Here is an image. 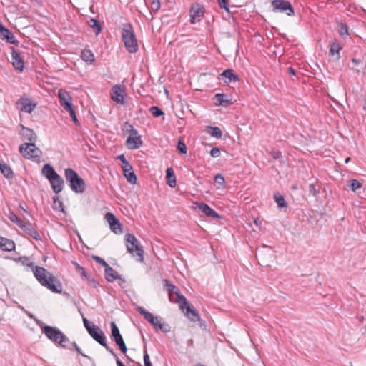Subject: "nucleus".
<instances>
[{"instance_id": "1", "label": "nucleus", "mask_w": 366, "mask_h": 366, "mask_svg": "<svg viewBox=\"0 0 366 366\" xmlns=\"http://www.w3.org/2000/svg\"><path fill=\"white\" fill-rule=\"evenodd\" d=\"M34 275L39 283L55 293H61L62 285L59 279L44 267L36 266L33 269Z\"/></svg>"}, {"instance_id": "2", "label": "nucleus", "mask_w": 366, "mask_h": 366, "mask_svg": "<svg viewBox=\"0 0 366 366\" xmlns=\"http://www.w3.org/2000/svg\"><path fill=\"white\" fill-rule=\"evenodd\" d=\"M66 180L69 182L71 189L75 193L84 192L86 184L84 180L71 168H67L64 171Z\"/></svg>"}, {"instance_id": "3", "label": "nucleus", "mask_w": 366, "mask_h": 366, "mask_svg": "<svg viewBox=\"0 0 366 366\" xmlns=\"http://www.w3.org/2000/svg\"><path fill=\"white\" fill-rule=\"evenodd\" d=\"M38 324L46 337L62 348L64 345L69 342V339L59 329L49 325L41 326L39 322Z\"/></svg>"}, {"instance_id": "4", "label": "nucleus", "mask_w": 366, "mask_h": 366, "mask_svg": "<svg viewBox=\"0 0 366 366\" xmlns=\"http://www.w3.org/2000/svg\"><path fill=\"white\" fill-rule=\"evenodd\" d=\"M122 38L124 46L129 52L135 53L137 51V40L130 24H126L124 25L122 30Z\"/></svg>"}, {"instance_id": "5", "label": "nucleus", "mask_w": 366, "mask_h": 366, "mask_svg": "<svg viewBox=\"0 0 366 366\" xmlns=\"http://www.w3.org/2000/svg\"><path fill=\"white\" fill-rule=\"evenodd\" d=\"M124 239L128 252L134 257H137L138 261L143 262L144 250L135 236L132 234H127Z\"/></svg>"}, {"instance_id": "6", "label": "nucleus", "mask_w": 366, "mask_h": 366, "mask_svg": "<svg viewBox=\"0 0 366 366\" xmlns=\"http://www.w3.org/2000/svg\"><path fill=\"white\" fill-rule=\"evenodd\" d=\"M19 152L24 158L28 159H39L42 154V152L36 146L35 143L25 142L21 144Z\"/></svg>"}, {"instance_id": "7", "label": "nucleus", "mask_w": 366, "mask_h": 366, "mask_svg": "<svg viewBox=\"0 0 366 366\" xmlns=\"http://www.w3.org/2000/svg\"><path fill=\"white\" fill-rule=\"evenodd\" d=\"M88 332L95 341L103 346L114 357H117V354L114 352L113 349L107 345L104 332L97 325H92V329L89 330Z\"/></svg>"}, {"instance_id": "8", "label": "nucleus", "mask_w": 366, "mask_h": 366, "mask_svg": "<svg viewBox=\"0 0 366 366\" xmlns=\"http://www.w3.org/2000/svg\"><path fill=\"white\" fill-rule=\"evenodd\" d=\"M272 11L286 13L287 16L295 15L293 7L290 2L286 0H273L271 2Z\"/></svg>"}, {"instance_id": "9", "label": "nucleus", "mask_w": 366, "mask_h": 366, "mask_svg": "<svg viewBox=\"0 0 366 366\" xmlns=\"http://www.w3.org/2000/svg\"><path fill=\"white\" fill-rule=\"evenodd\" d=\"M164 288L167 291L170 300H172V295L174 294L177 296V303L183 305L187 304V298L180 293V290L177 286L167 279L164 280Z\"/></svg>"}, {"instance_id": "10", "label": "nucleus", "mask_w": 366, "mask_h": 366, "mask_svg": "<svg viewBox=\"0 0 366 366\" xmlns=\"http://www.w3.org/2000/svg\"><path fill=\"white\" fill-rule=\"evenodd\" d=\"M125 94L126 87L124 85L116 84L112 86L111 90V98L115 102L124 105L125 104Z\"/></svg>"}, {"instance_id": "11", "label": "nucleus", "mask_w": 366, "mask_h": 366, "mask_svg": "<svg viewBox=\"0 0 366 366\" xmlns=\"http://www.w3.org/2000/svg\"><path fill=\"white\" fill-rule=\"evenodd\" d=\"M110 327H111L112 336L114 338L115 343L117 344V345L119 346L121 352L122 353L125 354L127 351V348L124 342L122 336L120 334L118 327L117 326V325L114 322H111Z\"/></svg>"}, {"instance_id": "12", "label": "nucleus", "mask_w": 366, "mask_h": 366, "mask_svg": "<svg viewBox=\"0 0 366 366\" xmlns=\"http://www.w3.org/2000/svg\"><path fill=\"white\" fill-rule=\"evenodd\" d=\"M179 308L184 313L185 316L192 322L200 321V315L198 311L194 307V306L189 303L187 300V304L182 305L179 304Z\"/></svg>"}, {"instance_id": "13", "label": "nucleus", "mask_w": 366, "mask_h": 366, "mask_svg": "<svg viewBox=\"0 0 366 366\" xmlns=\"http://www.w3.org/2000/svg\"><path fill=\"white\" fill-rule=\"evenodd\" d=\"M205 13L204 6L199 4H192L189 9L190 23L194 24L200 21Z\"/></svg>"}, {"instance_id": "14", "label": "nucleus", "mask_w": 366, "mask_h": 366, "mask_svg": "<svg viewBox=\"0 0 366 366\" xmlns=\"http://www.w3.org/2000/svg\"><path fill=\"white\" fill-rule=\"evenodd\" d=\"M104 218L109 224L110 229L112 232L116 234H120L123 232L122 224L112 212H107Z\"/></svg>"}, {"instance_id": "15", "label": "nucleus", "mask_w": 366, "mask_h": 366, "mask_svg": "<svg viewBox=\"0 0 366 366\" xmlns=\"http://www.w3.org/2000/svg\"><path fill=\"white\" fill-rule=\"evenodd\" d=\"M145 319L154 325L157 329L160 330L163 332H167L169 331V326L167 324L162 322V318L157 316H154L149 312Z\"/></svg>"}, {"instance_id": "16", "label": "nucleus", "mask_w": 366, "mask_h": 366, "mask_svg": "<svg viewBox=\"0 0 366 366\" xmlns=\"http://www.w3.org/2000/svg\"><path fill=\"white\" fill-rule=\"evenodd\" d=\"M11 50V61L13 66L16 70L22 71L24 68V61L19 52L14 47L10 48Z\"/></svg>"}, {"instance_id": "17", "label": "nucleus", "mask_w": 366, "mask_h": 366, "mask_svg": "<svg viewBox=\"0 0 366 366\" xmlns=\"http://www.w3.org/2000/svg\"><path fill=\"white\" fill-rule=\"evenodd\" d=\"M21 129L19 132L21 138L23 140H27L29 143H35L37 139V136L33 129L26 127L22 124H20Z\"/></svg>"}, {"instance_id": "18", "label": "nucleus", "mask_w": 366, "mask_h": 366, "mask_svg": "<svg viewBox=\"0 0 366 366\" xmlns=\"http://www.w3.org/2000/svg\"><path fill=\"white\" fill-rule=\"evenodd\" d=\"M196 205L198 210L208 217L213 219L221 217V216L216 211H214L209 205L204 202H196Z\"/></svg>"}, {"instance_id": "19", "label": "nucleus", "mask_w": 366, "mask_h": 366, "mask_svg": "<svg viewBox=\"0 0 366 366\" xmlns=\"http://www.w3.org/2000/svg\"><path fill=\"white\" fill-rule=\"evenodd\" d=\"M58 96L60 104L64 109H70V107H73L71 104V97L66 90L59 89Z\"/></svg>"}, {"instance_id": "20", "label": "nucleus", "mask_w": 366, "mask_h": 366, "mask_svg": "<svg viewBox=\"0 0 366 366\" xmlns=\"http://www.w3.org/2000/svg\"><path fill=\"white\" fill-rule=\"evenodd\" d=\"M330 46V51L329 54L330 56L335 57V60H339L340 58V51L342 49V45L340 44V42L337 39H333L331 41V42L329 44Z\"/></svg>"}, {"instance_id": "21", "label": "nucleus", "mask_w": 366, "mask_h": 366, "mask_svg": "<svg viewBox=\"0 0 366 366\" xmlns=\"http://www.w3.org/2000/svg\"><path fill=\"white\" fill-rule=\"evenodd\" d=\"M104 273L106 280L109 282H112L115 280H120L122 282H125V280L109 265L104 268Z\"/></svg>"}, {"instance_id": "22", "label": "nucleus", "mask_w": 366, "mask_h": 366, "mask_svg": "<svg viewBox=\"0 0 366 366\" xmlns=\"http://www.w3.org/2000/svg\"><path fill=\"white\" fill-rule=\"evenodd\" d=\"M142 141L140 136L133 135L129 136L126 141V146L129 149H136L141 147Z\"/></svg>"}, {"instance_id": "23", "label": "nucleus", "mask_w": 366, "mask_h": 366, "mask_svg": "<svg viewBox=\"0 0 366 366\" xmlns=\"http://www.w3.org/2000/svg\"><path fill=\"white\" fill-rule=\"evenodd\" d=\"M0 39L9 44H19V41L15 38L14 34L6 27L0 32Z\"/></svg>"}, {"instance_id": "24", "label": "nucleus", "mask_w": 366, "mask_h": 366, "mask_svg": "<svg viewBox=\"0 0 366 366\" xmlns=\"http://www.w3.org/2000/svg\"><path fill=\"white\" fill-rule=\"evenodd\" d=\"M16 104L21 105V110L27 113L32 112L36 107V104L32 103L29 98L21 97Z\"/></svg>"}, {"instance_id": "25", "label": "nucleus", "mask_w": 366, "mask_h": 366, "mask_svg": "<svg viewBox=\"0 0 366 366\" xmlns=\"http://www.w3.org/2000/svg\"><path fill=\"white\" fill-rule=\"evenodd\" d=\"M49 181L51 185V188L54 193L59 194L62 191L64 186V180L59 174H56L55 177H54Z\"/></svg>"}, {"instance_id": "26", "label": "nucleus", "mask_w": 366, "mask_h": 366, "mask_svg": "<svg viewBox=\"0 0 366 366\" xmlns=\"http://www.w3.org/2000/svg\"><path fill=\"white\" fill-rule=\"evenodd\" d=\"M220 76L225 83H230L239 81V76L234 73L232 69L224 70Z\"/></svg>"}, {"instance_id": "27", "label": "nucleus", "mask_w": 366, "mask_h": 366, "mask_svg": "<svg viewBox=\"0 0 366 366\" xmlns=\"http://www.w3.org/2000/svg\"><path fill=\"white\" fill-rule=\"evenodd\" d=\"M0 247L4 251L11 252L15 249V244L11 239L0 237Z\"/></svg>"}, {"instance_id": "28", "label": "nucleus", "mask_w": 366, "mask_h": 366, "mask_svg": "<svg viewBox=\"0 0 366 366\" xmlns=\"http://www.w3.org/2000/svg\"><path fill=\"white\" fill-rule=\"evenodd\" d=\"M26 227H21V229H24L29 236L33 237L36 240H41V237L36 229L33 227V225L29 222H25Z\"/></svg>"}, {"instance_id": "29", "label": "nucleus", "mask_w": 366, "mask_h": 366, "mask_svg": "<svg viewBox=\"0 0 366 366\" xmlns=\"http://www.w3.org/2000/svg\"><path fill=\"white\" fill-rule=\"evenodd\" d=\"M215 99L217 101V105L228 107L232 104L231 99H229L228 96L225 94H217L215 95Z\"/></svg>"}, {"instance_id": "30", "label": "nucleus", "mask_w": 366, "mask_h": 366, "mask_svg": "<svg viewBox=\"0 0 366 366\" xmlns=\"http://www.w3.org/2000/svg\"><path fill=\"white\" fill-rule=\"evenodd\" d=\"M41 173L48 180L51 179L56 174H58L54 170V169L49 164H46L41 169Z\"/></svg>"}, {"instance_id": "31", "label": "nucleus", "mask_w": 366, "mask_h": 366, "mask_svg": "<svg viewBox=\"0 0 366 366\" xmlns=\"http://www.w3.org/2000/svg\"><path fill=\"white\" fill-rule=\"evenodd\" d=\"M166 178L167 179V184L169 187H174L176 186V177L174 170L172 167L167 169Z\"/></svg>"}, {"instance_id": "32", "label": "nucleus", "mask_w": 366, "mask_h": 366, "mask_svg": "<svg viewBox=\"0 0 366 366\" xmlns=\"http://www.w3.org/2000/svg\"><path fill=\"white\" fill-rule=\"evenodd\" d=\"M0 172L7 179H11L14 177V173L11 168L6 163H1Z\"/></svg>"}, {"instance_id": "33", "label": "nucleus", "mask_w": 366, "mask_h": 366, "mask_svg": "<svg viewBox=\"0 0 366 366\" xmlns=\"http://www.w3.org/2000/svg\"><path fill=\"white\" fill-rule=\"evenodd\" d=\"M63 348L68 349L69 350H76L78 352V354L81 355V356L89 358L87 355H86L84 353L81 352V350L80 349V347H79V346L75 342H70L69 340V342L63 345Z\"/></svg>"}, {"instance_id": "34", "label": "nucleus", "mask_w": 366, "mask_h": 366, "mask_svg": "<svg viewBox=\"0 0 366 366\" xmlns=\"http://www.w3.org/2000/svg\"><path fill=\"white\" fill-rule=\"evenodd\" d=\"M87 24L89 26L93 29V31L96 33L97 35H98L101 31H102V26L100 25V23L97 19L92 18L90 19Z\"/></svg>"}, {"instance_id": "35", "label": "nucleus", "mask_w": 366, "mask_h": 366, "mask_svg": "<svg viewBox=\"0 0 366 366\" xmlns=\"http://www.w3.org/2000/svg\"><path fill=\"white\" fill-rule=\"evenodd\" d=\"M207 133L212 137L219 139L222 136V132L220 128L217 127H208L207 129Z\"/></svg>"}, {"instance_id": "36", "label": "nucleus", "mask_w": 366, "mask_h": 366, "mask_svg": "<svg viewBox=\"0 0 366 366\" xmlns=\"http://www.w3.org/2000/svg\"><path fill=\"white\" fill-rule=\"evenodd\" d=\"M9 219L11 222L16 223L20 228L26 227L25 222L19 218L14 212H11L9 213Z\"/></svg>"}, {"instance_id": "37", "label": "nucleus", "mask_w": 366, "mask_h": 366, "mask_svg": "<svg viewBox=\"0 0 366 366\" xmlns=\"http://www.w3.org/2000/svg\"><path fill=\"white\" fill-rule=\"evenodd\" d=\"M81 58L87 62H93L94 61V54L90 50H83L81 52Z\"/></svg>"}, {"instance_id": "38", "label": "nucleus", "mask_w": 366, "mask_h": 366, "mask_svg": "<svg viewBox=\"0 0 366 366\" xmlns=\"http://www.w3.org/2000/svg\"><path fill=\"white\" fill-rule=\"evenodd\" d=\"M124 175L126 177L127 180L132 184H134L137 183V177L134 174L133 169L132 170L127 171V172H124Z\"/></svg>"}, {"instance_id": "39", "label": "nucleus", "mask_w": 366, "mask_h": 366, "mask_svg": "<svg viewBox=\"0 0 366 366\" xmlns=\"http://www.w3.org/2000/svg\"><path fill=\"white\" fill-rule=\"evenodd\" d=\"M127 133L129 134L130 136L137 135L138 131L134 128V127L128 122H125L124 124V129Z\"/></svg>"}, {"instance_id": "40", "label": "nucleus", "mask_w": 366, "mask_h": 366, "mask_svg": "<svg viewBox=\"0 0 366 366\" xmlns=\"http://www.w3.org/2000/svg\"><path fill=\"white\" fill-rule=\"evenodd\" d=\"M337 25H338L339 34L342 37L347 36L348 35V28H347V24L342 23V22H338Z\"/></svg>"}, {"instance_id": "41", "label": "nucleus", "mask_w": 366, "mask_h": 366, "mask_svg": "<svg viewBox=\"0 0 366 366\" xmlns=\"http://www.w3.org/2000/svg\"><path fill=\"white\" fill-rule=\"evenodd\" d=\"M53 202H54V209L59 210L64 212V204L61 200L59 199L58 197L54 196L53 197Z\"/></svg>"}, {"instance_id": "42", "label": "nucleus", "mask_w": 366, "mask_h": 366, "mask_svg": "<svg viewBox=\"0 0 366 366\" xmlns=\"http://www.w3.org/2000/svg\"><path fill=\"white\" fill-rule=\"evenodd\" d=\"M274 198L275 202H277V206L279 207L282 208V207H286L287 204H286L285 198L282 195H281L280 194H274Z\"/></svg>"}, {"instance_id": "43", "label": "nucleus", "mask_w": 366, "mask_h": 366, "mask_svg": "<svg viewBox=\"0 0 366 366\" xmlns=\"http://www.w3.org/2000/svg\"><path fill=\"white\" fill-rule=\"evenodd\" d=\"M149 112L154 117H159L164 114L163 111L157 106H152L149 108Z\"/></svg>"}, {"instance_id": "44", "label": "nucleus", "mask_w": 366, "mask_h": 366, "mask_svg": "<svg viewBox=\"0 0 366 366\" xmlns=\"http://www.w3.org/2000/svg\"><path fill=\"white\" fill-rule=\"evenodd\" d=\"M348 186L352 191L355 192L357 189L361 188L362 184L357 179H351Z\"/></svg>"}, {"instance_id": "45", "label": "nucleus", "mask_w": 366, "mask_h": 366, "mask_svg": "<svg viewBox=\"0 0 366 366\" xmlns=\"http://www.w3.org/2000/svg\"><path fill=\"white\" fill-rule=\"evenodd\" d=\"M177 149L182 154H185L187 153V147L184 142L181 139L178 142Z\"/></svg>"}, {"instance_id": "46", "label": "nucleus", "mask_w": 366, "mask_h": 366, "mask_svg": "<svg viewBox=\"0 0 366 366\" xmlns=\"http://www.w3.org/2000/svg\"><path fill=\"white\" fill-rule=\"evenodd\" d=\"M92 259L97 262L98 264H99L100 265L103 266L104 268L108 267V264L105 262L104 259H103L102 258L97 256V255H93L92 256Z\"/></svg>"}, {"instance_id": "47", "label": "nucleus", "mask_w": 366, "mask_h": 366, "mask_svg": "<svg viewBox=\"0 0 366 366\" xmlns=\"http://www.w3.org/2000/svg\"><path fill=\"white\" fill-rule=\"evenodd\" d=\"M217 2L222 9H224L227 12L229 11L228 0H217Z\"/></svg>"}, {"instance_id": "48", "label": "nucleus", "mask_w": 366, "mask_h": 366, "mask_svg": "<svg viewBox=\"0 0 366 366\" xmlns=\"http://www.w3.org/2000/svg\"><path fill=\"white\" fill-rule=\"evenodd\" d=\"M161 4L159 0H152L151 3V9L154 11H157L160 8Z\"/></svg>"}, {"instance_id": "49", "label": "nucleus", "mask_w": 366, "mask_h": 366, "mask_svg": "<svg viewBox=\"0 0 366 366\" xmlns=\"http://www.w3.org/2000/svg\"><path fill=\"white\" fill-rule=\"evenodd\" d=\"M66 111L69 112V114H70V117H71V119H73V121L76 123V124H78L79 123V121L76 118V113H75V111H74V109L73 108V107H70V109H65Z\"/></svg>"}, {"instance_id": "50", "label": "nucleus", "mask_w": 366, "mask_h": 366, "mask_svg": "<svg viewBox=\"0 0 366 366\" xmlns=\"http://www.w3.org/2000/svg\"><path fill=\"white\" fill-rule=\"evenodd\" d=\"M87 282V284L90 285L91 287L96 288L99 285L98 282L96 281L94 278L91 277V275L86 279V280Z\"/></svg>"}, {"instance_id": "51", "label": "nucleus", "mask_w": 366, "mask_h": 366, "mask_svg": "<svg viewBox=\"0 0 366 366\" xmlns=\"http://www.w3.org/2000/svg\"><path fill=\"white\" fill-rule=\"evenodd\" d=\"M214 182L222 186L224 183V178L221 174H217L214 177Z\"/></svg>"}, {"instance_id": "52", "label": "nucleus", "mask_w": 366, "mask_h": 366, "mask_svg": "<svg viewBox=\"0 0 366 366\" xmlns=\"http://www.w3.org/2000/svg\"><path fill=\"white\" fill-rule=\"evenodd\" d=\"M220 150L219 148L217 147H213L211 150H210V155L214 157V158H217V157H219L220 156Z\"/></svg>"}, {"instance_id": "53", "label": "nucleus", "mask_w": 366, "mask_h": 366, "mask_svg": "<svg viewBox=\"0 0 366 366\" xmlns=\"http://www.w3.org/2000/svg\"><path fill=\"white\" fill-rule=\"evenodd\" d=\"M308 192L310 194H312V196L315 197L317 194L318 193V190L315 188L314 184H310L308 187Z\"/></svg>"}, {"instance_id": "54", "label": "nucleus", "mask_w": 366, "mask_h": 366, "mask_svg": "<svg viewBox=\"0 0 366 366\" xmlns=\"http://www.w3.org/2000/svg\"><path fill=\"white\" fill-rule=\"evenodd\" d=\"M144 362L145 366H152L149 360V356L146 350L144 352Z\"/></svg>"}, {"instance_id": "55", "label": "nucleus", "mask_w": 366, "mask_h": 366, "mask_svg": "<svg viewBox=\"0 0 366 366\" xmlns=\"http://www.w3.org/2000/svg\"><path fill=\"white\" fill-rule=\"evenodd\" d=\"M365 69V66L363 64V62L360 63V64H357L356 66H352L351 69L355 71L356 72L359 73L361 70H364Z\"/></svg>"}, {"instance_id": "56", "label": "nucleus", "mask_w": 366, "mask_h": 366, "mask_svg": "<svg viewBox=\"0 0 366 366\" xmlns=\"http://www.w3.org/2000/svg\"><path fill=\"white\" fill-rule=\"evenodd\" d=\"M83 322L87 332L89 331V330L92 329L93 324H92L86 317H83Z\"/></svg>"}, {"instance_id": "57", "label": "nucleus", "mask_w": 366, "mask_h": 366, "mask_svg": "<svg viewBox=\"0 0 366 366\" xmlns=\"http://www.w3.org/2000/svg\"><path fill=\"white\" fill-rule=\"evenodd\" d=\"M132 169H133V167L129 162H127L122 166V169L124 172H127V171L132 170Z\"/></svg>"}, {"instance_id": "58", "label": "nucleus", "mask_w": 366, "mask_h": 366, "mask_svg": "<svg viewBox=\"0 0 366 366\" xmlns=\"http://www.w3.org/2000/svg\"><path fill=\"white\" fill-rule=\"evenodd\" d=\"M137 312H138L139 314H141V315H144V318H145V317H146V316H147V315L149 313V312L146 311V310H145L143 307H138L137 308Z\"/></svg>"}, {"instance_id": "59", "label": "nucleus", "mask_w": 366, "mask_h": 366, "mask_svg": "<svg viewBox=\"0 0 366 366\" xmlns=\"http://www.w3.org/2000/svg\"><path fill=\"white\" fill-rule=\"evenodd\" d=\"M270 154L274 159H279L282 157V153L280 151H272Z\"/></svg>"}, {"instance_id": "60", "label": "nucleus", "mask_w": 366, "mask_h": 366, "mask_svg": "<svg viewBox=\"0 0 366 366\" xmlns=\"http://www.w3.org/2000/svg\"><path fill=\"white\" fill-rule=\"evenodd\" d=\"M117 159L120 160L123 164H126L128 161L126 159L124 154L119 155L117 157Z\"/></svg>"}, {"instance_id": "61", "label": "nucleus", "mask_w": 366, "mask_h": 366, "mask_svg": "<svg viewBox=\"0 0 366 366\" xmlns=\"http://www.w3.org/2000/svg\"><path fill=\"white\" fill-rule=\"evenodd\" d=\"M75 266H76V271L77 272H79V274H81V272H83L84 270V268L81 266H80L79 264L77 263H75Z\"/></svg>"}, {"instance_id": "62", "label": "nucleus", "mask_w": 366, "mask_h": 366, "mask_svg": "<svg viewBox=\"0 0 366 366\" xmlns=\"http://www.w3.org/2000/svg\"><path fill=\"white\" fill-rule=\"evenodd\" d=\"M81 277H82V279L84 280H86V279L90 276L86 271L85 269L81 272L80 274Z\"/></svg>"}, {"instance_id": "63", "label": "nucleus", "mask_w": 366, "mask_h": 366, "mask_svg": "<svg viewBox=\"0 0 366 366\" xmlns=\"http://www.w3.org/2000/svg\"><path fill=\"white\" fill-rule=\"evenodd\" d=\"M254 223L255 224L256 226H257L259 228H261L262 220H260L259 218L255 219L254 220Z\"/></svg>"}, {"instance_id": "64", "label": "nucleus", "mask_w": 366, "mask_h": 366, "mask_svg": "<svg viewBox=\"0 0 366 366\" xmlns=\"http://www.w3.org/2000/svg\"><path fill=\"white\" fill-rule=\"evenodd\" d=\"M116 357V362H117V366H125L123 362L118 358V357Z\"/></svg>"}]
</instances>
